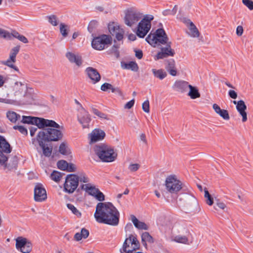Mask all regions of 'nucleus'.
Instances as JSON below:
<instances>
[{"mask_svg":"<svg viewBox=\"0 0 253 253\" xmlns=\"http://www.w3.org/2000/svg\"><path fill=\"white\" fill-rule=\"evenodd\" d=\"M140 244L136 237L130 234L126 238L123 245V251L126 253H132L133 251L138 250Z\"/></svg>","mask_w":253,"mask_h":253,"instance_id":"obj_10","label":"nucleus"},{"mask_svg":"<svg viewBox=\"0 0 253 253\" xmlns=\"http://www.w3.org/2000/svg\"><path fill=\"white\" fill-rule=\"evenodd\" d=\"M82 189L84 190L89 195L94 197L98 191V189L91 183H86L82 185Z\"/></svg>","mask_w":253,"mask_h":253,"instance_id":"obj_24","label":"nucleus"},{"mask_svg":"<svg viewBox=\"0 0 253 253\" xmlns=\"http://www.w3.org/2000/svg\"><path fill=\"white\" fill-rule=\"evenodd\" d=\"M168 38L163 29H158L155 34H149L146 38V41L151 45L156 46V44H165Z\"/></svg>","mask_w":253,"mask_h":253,"instance_id":"obj_5","label":"nucleus"},{"mask_svg":"<svg viewBox=\"0 0 253 253\" xmlns=\"http://www.w3.org/2000/svg\"><path fill=\"white\" fill-rule=\"evenodd\" d=\"M79 177L74 174H68L66 176L64 184V191L69 193H73L79 185Z\"/></svg>","mask_w":253,"mask_h":253,"instance_id":"obj_9","label":"nucleus"},{"mask_svg":"<svg viewBox=\"0 0 253 253\" xmlns=\"http://www.w3.org/2000/svg\"><path fill=\"white\" fill-rule=\"evenodd\" d=\"M13 128L15 130H18L22 134L27 135L28 131L27 129L22 126H14Z\"/></svg>","mask_w":253,"mask_h":253,"instance_id":"obj_44","label":"nucleus"},{"mask_svg":"<svg viewBox=\"0 0 253 253\" xmlns=\"http://www.w3.org/2000/svg\"><path fill=\"white\" fill-rule=\"evenodd\" d=\"M124 33V30L121 28L114 34V36L118 41H121L123 39Z\"/></svg>","mask_w":253,"mask_h":253,"instance_id":"obj_43","label":"nucleus"},{"mask_svg":"<svg viewBox=\"0 0 253 253\" xmlns=\"http://www.w3.org/2000/svg\"><path fill=\"white\" fill-rule=\"evenodd\" d=\"M243 4L250 10H253V1L251 0H242Z\"/></svg>","mask_w":253,"mask_h":253,"instance_id":"obj_48","label":"nucleus"},{"mask_svg":"<svg viewBox=\"0 0 253 253\" xmlns=\"http://www.w3.org/2000/svg\"><path fill=\"white\" fill-rule=\"evenodd\" d=\"M134 102H135V101H134V99L131 100L130 101H128L125 104L124 108L125 109H128L131 108L133 107V106L134 105Z\"/></svg>","mask_w":253,"mask_h":253,"instance_id":"obj_54","label":"nucleus"},{"mask_svg":"<svg viewBox=\"0 0 253 253\" xmlns=\"http://www.w3.org/2000/svg\"><path fill=\"white\" fill-rule=\"evenodd\" d=\"M63 175L61 172L54 170L50 174V178L55 182H58L60 180Z\"/></svg>","mask_w":253,"mask_h":253,"instance_id":"obj_33","label":"nucleus"},{"mask_svg":"<svg viewBox=\"0 0 253 253\" xmlns=\"http://www.w3.org/2000/svg\"><path fill=\"white\" fill-rule=\"evenodd\" d=\"M140 168V165L138 164H131L128 167V169L130 171L134 172L137 171Z\"/></svg>","mask_w":253,"mask_h":253,"instance_id":"obj_52","label":"nucleus"},{"mask_svg":"<svg viewBox=\"0 0 253 253\" xmlns=\"http://www.w3.org/2000/svg\"><path fill=\"white\" fill-rule=\"evenodd\" d=\"M96 221L112 226H117L119 222L120 213L111 203H98L94 214Z\"/></svg>","mask_w":253,"mask_h":253,"instance_id":"obj_1","label":"nucleus"},{"mask_svg":"<svg viewBox=\"0 0 253 253\" xmlns=\"http://www.w3.org/2000/svg\"><path fill=\"white\" fill-rule=\"evenodd\" d=\"M121 28L120 26L115 24L114 23L109 24L108 25V29L109 32L113 36H114V34H115Z\"/></svg>","mask_w":253,"mask_h":253,"instance_id":"obj_35","label":"nucleus"},{"mask_svg":"<svg viewBox=\"0 0 253 253\" xmlns=\"http://www.w3.org/2000/svg\"><path fill=\"white\" fill-rule=\"evenodd\" d=\"M217 114L225 120H228L230 119L229 113L226 110L221 109Z\"/></svg>","mask_w":253,"mask_h":253,"instance_id":"obj_41","label":"nucleus"},{"mask_svg":"<svg viewBox=\"0 0 253 253\" xmlns=\"http://www.w3.org/2000/svg\"><path fill=\"white\" fill-rule=\"evenodd\" d=\"M142 16V13L137 10H128L125 17V23L128 26L131 27L135 25Z\"/></svg>","mask_w":253,"mask_h":253,"instance_id":"obj_11","label":"nucleus"},{"mask_svg":"<svg viewBox=\"0 0 253 253\" xmlns=\"http://www.w3.org/2000/svg\"><path fill=\"white\" fill-rule=\"evenodd\" d=\"M65 56L71 63L75 64L79 68L82 66L83 60L82 56L79 53L68 51L66 52Z\"/></svg>","mask_w":253,"mask_h":253,"instance_id":"obj_16","label":"nucleus"},{"mask_svg":"<svg viewBox=\"0 0 253 253\" xmlns=\"http://www.w3.org/2000/svg\"><path fill=\"white\" fill-rule=\"evenodd\" d=\"M57 167L62 170H66L68 167V163L64 160H60L57 162Z\"/></svg>","mask_w":253,"mask_h":253,"instance_id":"obj_39","label":"nucleus"},{"mask_svg":"<svg viewBox=\"0 0 253 253\" xmlns=\"http://www.w3.org/2000/svg\"><path fill=\"white\" fill-rule=\"evenodd\" d=\"M91 111L94 114H95V115L97 116L98 117L101 119H108L107 115L106 114L99 111L98 110L95 108L92 107Z\"/></svg>","mask_w":253,"mask_h":253,"instance_id":"obj_37","label":"nucleus"},{"mask_svg":"<svg viewBox=\"0 0 253 253\" xmlns=\"http://www.w3.org/2000/svg\"><path fill=\"white\" fill-rule=\"evenodd\" d=\"M189 29L190 31L189 35L193 38L198 37L200 35V33L193 22H190L189 26Z\"/></svg>","mask_w":253,"mask_h":253,"instance_id":"obj_31","label":"nucleus"},{"mask_svg":"<svg viewBox=\"0 0 253 253\" xmlns=\"http://www.w3.org/2000/svg\"><path fill=\"white\" fill-rule=\"evenodd\" d=\"M153 19V15H146L139 22L136 31V34L139 37L142 38L147 35L151 29V22Z\"/></svg>","mask_w":253,"mask_h":253,"instance_id":"obj_6","label":"nucleus"},{"mask_svg":"<svg viewBox=\"0 0 253 253\" xmlns=\"http://www.w3.org/2000/svg\"><path fill=\"white\" fill-rule=\"evenodd\" d=\"M166 189L171 194L177 193L182 189V182L177 179L175 175H170L165 181Z\"/></svg>","mask_w":253,"mask_h":253,"instance_id":"obj_8","label":"nucleus"},{"mask_svg":"<svg viewBox=\"0 0 253 253\" xmlns=\"http://www.w3.org/2000/svg\"><path fill=\"white\" fill-rule=\"evenodd\" d=\"M48 22L53 26H55L58 25L57 17L54 15L47 16L46 17Z\"/></svg>","mask_w":253,"mask_h":253,"instance_id":"obj_40","label":"nucleus"},{"mask_svg":"<svg viewBox=\"0 0 253 253\" xmlns=\"http://www.w3.org/2000/svg\"><path fill=\"white\" fill-rule=\"evenodd\" d=\"M122 67L124 69L131 70L135 72L138 69L137 63L133 61H130L128 63H122Z\"/></svg>","mask_w":253,"mask_h":253,"instance_id":"obj_29","label":"nucleus"},{"mask_svg":"<svg viewBox=\"0 0 253 253\" xmlns=\"http://www.w3.org/2000/svg\"><path fill=\"white\" fill-rule=\"evenodd\" d=\"M16 247L22 253H29L32 249L31 243L22 237H19L16 239Z\"/></svg>","mask_w":253,"mask_h":253,"instance_id":"obj_14","label":"nucleus"},{"mask_svg":"<svg viewBox=\"0 0 253 253\" xmlns=\"http://www.w3.org/2000/svg\"><path fill=\"white\" fill-rule=\"evenodd\" d=\"M83 239L82 236L81 235V232H78L74 235V239L77 241H79Z\"/></svg>","mask_w":253,"mask_h":253,"instance_id":"obj_63","label":"nucleus"},{"mask_svg":"<svg viewBox=\"0 0 253 253\" xmlns=\"http://www.w3.org/2000/svg\"><path fill=\"white\" fill-rule=\"evenodd\" d=\"M14 89L15 90V93H22L25 89V86L21 82H17L15 83Z\"/></svg>","mask_w":253,"mask_h":253,"instance_id":"obj_34","label":"nucleus"},{"mask_svg":"<svg viewBox=\"0 0 253 253\" xmlns=\"http://www.w3.org/2000/svg\"><path fill=\"white\" fill-rule=\"evenodd\" d=\"M59 151L61 154L63 155H66L68 154L67 146L64 143H62L59 146Z\"/></svg>","mask_w":253,"mask_h":253,"instance_id":"obj_47","label":"nucleus"},{"mask_svg":"<svg viewBox=\"0 0 253 253\" xmlns=\"http://www.w3.org/2000/svg\"><path fill=\"white\" fill-rule=\"evenodd\" d=\"M229 96L232 99H235L237 98V93L233 90H230L228 92Z\"/></svg>","mask_w":253,"mask_h":253,"instance_id":"obj_56","label":"nucleus"},{"mask_svg":"<svg viewBox=\"0 0 253 253\" xmlns=\"http://www.w3.org/2000/svg\"><path fill=\"white\" fill-rule=\"evenodd\" d=\"M0 37L10 40L11 36L8 32L0 28Z\"/></svg>","mask_w":253,"mask_h":253,"instance_id":"obj_42","label":"nucleus"},{"mask_svg":"<svg viewBox=\"0 0 253 253\" xmlns=\"http://www.w3.org/2000/svg\"><path fill=\"white\" fill-rule=\"evenodd\" d=\"M152 72L155 78H157L161 80L165 79L167 76L166 72L165 71L164 69H152Z\"/></svg>","mask_w":253,"mask_h":253,"instance_id":"obj_28","label":"nucleus"},{"mask_svg":"<svg viewBox=\"0 0 253 253\" xmlns=\"http://www.w3.org/2000/svg\"><path fill=\"white\" fill-rule=\"evenodd\" d=\"M174 51L171 48L169 44H168L165 47H162L161 51L159 52L155 57L156 60L160 59H163L169 56H173L174 54Z\"/></svg>","mask_w":253,"mask_h":253,"instance_id":"obj_17","label":"nucleus"},{"mask_svg":"<svg viewBox=\"0 0 253 253\" xmlns=\"http://www.w3.org/2000/svg\"><path fill=\"white\" fill-rule=\"evenodd\" d=\"M78 119L84 128H89L91 119L88 113L84 109L82 110L80 114L78 115Z\"/></svg>","mask_w":253,"mask_h":253,"instance_id":"obj_19","label":"nucleus"},{"mask_svg":"<svg viewBox=\"0 0 253 253\" xmlns=\"http://www.w3.org/2000/svg\"><path fill=\"white\" fill-rule=\"evenodd\" d=\"M233 103L236 105V109L242 117V121L243 122L247 121V115L245 111L247 109V106L246 105L244 101L242 100H240L238 102L234 100L233 101Z\"/></svg>","mask_w":253,"mask_h":253,"instance_id":"obj_21","label":"nucleus"},{"mask_svg":"<svg viewBox=\"0 0 253 253\" xmlns=\"http://www.w3.org/2000/svg\"><path fill=\"white\" fill-rule=\"evenodd\" d=\"M53 123L52 125H43L42 128H43L38 132L37 138L42 139L44 141H57L61 140L63 137L62 131L64 129L62 126H60L53 120H49Z\"/></svg>","mask_w":253,"mask_h":253,"instance_id":"obj_2","label":"nucleus"},{"mask_svg":"<svg viewBox=\"0 0 253 253\" xmlns=\"http://www.w3.org/2000/svg\"><path fill=\"white\" fill-rule=\"evenodd\" d=\"M6 115L8 120L12 123H16L17 121L20 120L21 118L19 114L12 111H8Z\"/></svg>","mask_w":253,"mask_h":253,"instance_id":"obj_27","label":"nucleus"},{"mask_svg":"<svg viewBox=\"0 0 253 253\" xmlns=\"http://www.w3.org/2000/svg\"><path fill=\"white\" fill-rule=\"evenodd\" d=\"M142 109L146 113L150 112L149 102L148 100H146L143 103Z\"/></svg>","mask_w":253,"mask_h":253,"instance_id":"obj_50","label":"nucleus"},{"mask_svg":"<svg viewBox=\"0 0 253 253\" xmlns=\"http://www.w3.org/2000/svg\"><path fill=\"white\" fill-rule=\"evenodd\" d=\"M165 68L169 74L175 76L177 75V70L175 67V62L174 59H170L166 61Z\"/></svg>","mask_w":253,"mask_h":253,"instance_id":"obj_23","label":"nucleus"},{"mask_svg":"<svg viewBox=\"0 0 253 253\" xmlns=\"http://www.w3.org/2000/svg\"><path fill=\"white\" fill-rule=\"evenodd\" d=\"M67 26L64 23L60 24V32L64 37H66L68 35V32L66 29Z\"/></svg>","mask_w":253,"mask_h":253,"instance_id":"obj_45","label":"nucleus"},{"mask_svg":"<svg viewBox=\"0 0 253 253\" xmlns=\"http://www.w3.org/2000/svg\"><path fill=\"white\" fill-rule=\"evenodd\" d=\"M111 91L113 93H118V94L121 95L122 91L119 87H114L112 86Z\"/></svg>","mask_w":253,"mask_h":253,"instance_id":"obj_61","label":"nucleus"},{"mask_svg":"<svg viewBox=\"0 0 253 253\" xmlns=\"http://www.w3.org/2000/svg\"><path fill=\"white\" fill-rule=\"evenodd\" d=\"M75 165L72 163H68V167L66 170L69 172H73L76 170Z\"/></svg>","mask_w":253,"mask_h":253,"instance_id":"obj_55","label":"nucleus"},{"mask_svg":"<svg viewBox=\"0 0 253 253\" xmlns=\"http://www.w3.org/2000/svg\"><path fill=\"white\" fill-rule=\"evenodd\" d=\"M206 199V202L208 205L211 206L213 204V198L211 197V195L209 197H207Z\"/></svg>","mask_w":253,"mask_h":253,"instance_id":"obj_62","label":"nucleus"},{"mask_svg":"<svg viewBox=\"0 0 253 253\" xmlns=\"http://www.w3.org/2000/svg\"><path fill=\"white\" fill-rule=\"evenodd\" d=\"M20 48L19 45L13 47L10 51L9 58L6 61H2V64L18 71V69L14 65V63L16 62V57L19 52Z\"/></svg>","mask_w":253,"mask_h":253,"instance_id":"obj_13","label":"nucleus"},{"mask_svg":"<svg viewBox=\"0 0 253 253\" xmlns=\"http://www.w3.org/2000/svg\"><path fill=\"white\" fill-rule=\"evenodd\" d=\"M85 72L93 84H96L101 80V76L97 70L93 67H88L85 69Z\"/></svg>","mask_w":253,"mask_h":253,"instance_id":"obj_20","label":"nucleus"},{"mask_svg":"<svg viewBox=\"0 0 253 253\" xmlns=\"http://www.w3.org/2000/svg\"><path fill=\"white\" fill-rule=\"evenodd\" d=\"M174 241L183 244H187L188 243V239L185 236L178 235L176 236L174 239Z\"/></svg>","mask_w":253,"mask_h":253,"instance_id":"obj_38","label":"nucleus"},{"mask_svg":"<svg viewBox=\"0 0 253 253\" xmlns=\"http://www.w3.org/2000/svg\"><path fill=\"white\" fill-rule=\"evenodd\" d=\"M67 207L77 217H80L81 216V212L73 205L67 204Z\"/></svg>","mask_w":253,"mask_h":253,"instance_id":"obj_36","label":"nucleus"},{"mask_svg":"<svg viewBox=\"0 0 253 253\" xmlns=\"http://www.w3.org/2000/svg\"><path fill=\"white\" fill-rule=\"evenodd\" d=\"M37 140L38 142L39 145L42 149L43 155L46 157H49L52 153V148L47 146L46 147L43 140L37 137Z\"/></svg>","mask_w":253,"mask_h":253,"instance_id":"obj_25","label":"nucleus"},{"mask_svg":"<svg viewBox=\"0 0 253 253\" xmlns=\"http://www.w3.org/2000/svg\"><path fill=\"white\" fill-rule=\"evenodd\" d=\"M189 88L190 89V91L188 95L191 99H194L200 97V93L196 87L189 85Z\"/></svg>","mask_w":253,"mask_h":253,"instance_id":"obj_30","label":"nucleus"},{"mask_svg":"<svg viewBox=\"0 0 253 253\" xmlns=\"http://www.w3.org/2000/svg\"><path fill=\"white\" fill-rule=\"evenodd\" d=\"M189 85L187 82L180 80L176 81L173 84V88L177 91L184 92L189 88Z\"/></svg>","mask_w":253,"mask_h":253,"instance_id":"obj_22","label":"nucleus"},{"mask_svg":"<svg viewBox=\"0 0 253 253\" xmlns=\"http://www.w3.org/2000/svg\"><path fill=\"white\" fill-rule=\"evenodd\" d=\"M94 150L95 154L102 162H112L117 157V154L114 152V149L104 144L95 145Z\"/></svg>","mask_w":253,"mask_h":253,"instance_id":"obj_4","label":"nucleus"},{"mask_svg":"<svg viewBox=\"0 0 253 253\" xmlns=\"http://www.w3.org/2000/svg\"><path fill=\"white\" fill-rule=\"evenodd\" d=\"M105 136V132L100 129H94L89 134L90 138V143H95L97 141H100L104 138Z\"/></svg>","mask_w":253,"mask_h":253,"instance_id":"obj_18","label":"nucleus"},{"mask_svg":"<svg viewBox=\"0 0 253 253\" xmlns=\"http://www.w3.org/2000/svg\"><path fill=\"white\" fill-rule=\"evenodd\" d=\"M141 240L142 244L145 246L146 245V242L150 243H153L154 242L153 237L147 232H145L142 233L141 235Z\"/></svg>","mask_w":253,"mask_h":253,"instance_id":"obj_32","label":"nucleus"},{"mask_svg":"<svg viewBox=\"0 0 253 253\" xmlns=\"http://www.w3.org/2000/svg\"><path fill=\"white\" fill-rule=\"evenodd\" d=\"M135 56L139 59H140L143 57V52L141 50H135Z\"/></svg>","mask_w":253,"mask_h":253,"instance_id":"obj_59","label":"nucleus"},{"mask_svg":"<svg viewBox=\"0 0 253 253\" xmlns=\"http://www.w3.org/2000/svg\"><path fill=\"white\" fill-rule=\"evenodd\" d=\"M112 86L113 85L111 84L105 83L101 86V89L104 91H106L108 89H110L111 90Z\"/></svg>","mask_w":253,"mask_h":253,"instance_id":"obj_51","label":"nucleus"},{"mask_svg":"<svg viewBox=\"0 0 253 253\" xmlns=\"http://www.w3.org/2000/svg\"><path fill=\"white\" fill-rule=\"evenodd\" d=\"M78 177L79 180L83 183H88L89 181V178L84 173H81Z\"/></svg>","mask_w":253,"mask_h":253,"instance_id":"obj_49","label":"nucleus"},{"mask_svg":"<svg viewBox=\"0 0 253 253\" xmlns=\"http://www.w3.org/2000/svg\"><path fill=\"white\" fill-rule=\"evenodd\" d=\"M94 197L95 198V199L98 201L100 202L103 201L105 200V196L104 194L99 189L97 192H96L95 194Z\"/></svg>","mask_w":253,"mask_h":253,"instance_id":"obj_46","label":"nucleus"},{"mask_svg":"<svg viewBox=\"0 0 253 253\" xmlns=\"http://www.w3.org/2000/svg\"><path fill=\"white\" fill-rule=\"evenodd\" d=\"M81 235L82 236L83 238L86 239L88 237L89 235V231L88 230L85 228H82L81 231Z\"/></svg>","mask_w":253,"mask_h":253,"instance_id":"obj_53","label":"nucleus"},{"mask_svg":"<svg viewBox=\"0 0 253 253\" xmlns=\"http://www.w3.org/2000/svg\"><path fill=\"white\" fill-rule=\"evenodd\" d=\"M131 219L136 228L138 229L147 230V225L144 222L138 220L134 215H131Z\"/></svg>","mask_w":253,"mask_h":253,"instance_id":"obj_26","label":"nucleus"},{"mask_svg":"<svg viewBox=\"0 0 253 253\" xmlns=\"http://www.w3.org/2000/svg\"><path fill=\"white\" fill-rule=\"evenodd\" d=\"M38 127L39 128V127L37 126L31 127L30 128V132L31 136H33L35 135L36 131L38 129Z\"/></svg>","mask_w":253,"mask_h":253,"instance_id":"obj_58","label":"nucleus"},{"mask_svg":"<svg viewBox=\"0 0 253 253\" xmlns=\"http://www.w3.org/2000/svg\"><path fill=\"white\" fill-rule=\"evenodd\" d=\"M47 198L46 192L42 185L37 183L34 188V199L37 202H42Z\"/></svg>","mask_w":253,"mask_h":253,"instance_id":"obj_15","label":"nucleus"},{"mask_svg":"<svg viewBox=\"0 0 253 253\" xmlns=\"http://www.w3.org/2000/svg\"><path fill=\"white\" fill-rule=\"evenodd\" d=\"M243 28L241 26H238L236 29V34L238 36H241L243 33Z\"/></svg>","mask_w":253,"mask_h":253,"instance_id":"obj_57","label":"nucleus"},{"mask_svg":"<svg viewBox=\"0 0 253 253\" xmlns=\"http://www.w3.org/2000/svg\"><path fill=\"white\" fill-rule=\"evenodd\" d=\"M112 43V38L106 35L95 37L91 42L92 47L98 50H102Z\"/></svg>","mask_w":253,"mask_h":253,"instance_id":"obj_7","label":"nucleus"},{"mask_svg":"<svg viewBox=\"0 0 253 253\" xmlns=\"http://www.w3.org/2000/svg\"><path fill=\"white\" fill-rule=\"evenodd\" d=\"M21 122L24 124L35 125L38 126L39 128H42L44 125H52L53 123L51 121H49L47 119L25 116H22Z\"/></svg>","mask_w":253,"mask_h":253,"instance_id":"obj_12","label":"nucleus"},{"mask_svg":"<svg viewBox=\"0 0 253 253\" xmlns=\"http://www.w3.org/2000/svg\"><path fill=\"white\" fill-rule=\"evenodd\" d=\"M19 41L23 42L24 43H27L28 42V39L24 36L20 35L17 38Z\"/></svg>","mask_w":253,"mask_h":253,"instance_id":"obj_60","label":"nucleus"},{"mask_svg":"<svg viewBox=\"0 0 253 253\" xmlns=\"http://www.w3.org/2000/svg\"><path fill=\"white\" fill-rule=\"evenodd\" d=\"M97 21L95 20H92L91 21L88 25V28L89 29L90 28H93L97 25Z\"/></svg>","mask_w":253,"mask_h":253,"instance_id":"obj_64","label":"nucleus"},{"mask_svg":"<svg viewBox=\"0 0 253 253\" xmlns=\"http://www.w3.org/2000/svg\"><path fill=\"white\" fill-rule=\"evenodd\" d=\"M11 151L9 144L3 136L0 135V165L3 166L4 169H7L8 170L15 169L18 163V157L14 156L11 157L8 164L6 163L7 157L5 154L9 153Z\"/></svg>","mask_w":253,"mask_h":253,"instance_id":"obj_3","label":"nucleus"}]
</instances>
